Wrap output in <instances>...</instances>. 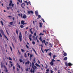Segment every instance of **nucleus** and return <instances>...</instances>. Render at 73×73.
I'll use <instances>...</instances> for the list:
<instances>
[{
  "label": "nucleus",
  "mask_w": 73,
  "mask_h": 73,
  "mask_svg": "<svg viewBox=\"0 0 73 73\" xmlns=\"http://www.w3.org/2000/svg\"><path fill=\"white\" fill-rule=\"evenodd\" d=\"M0 32L1 33L2 35H3L4 36L5 38H6L7 39V40H8H8H8V38H7V36H6V35H5V34H4V31H3V30L2 29H1L0 30Z\"/></svg>",
  "instance_id": "obj_1"
},
{
  "label": "nucleus",
  "mask_w": 73,
  "mask_h": 73,
  "mask_svg": "<svg viewBox=\"0 0 73 73\" xmlns=\"http://www.w3.org/2000/svg\"><path fill=\"white\" fill-rule=\"evenodd\" d=\"M33 71L32 69H31V70H30V71L31 72V73H35V68L36 69L37 67L36 66H35L33 67Z\"/></svg>",
  "instance_id": "obj_2"
},
{
  "label": "nucleus",
  "mask_w": 73,
  "mask_h": 73,
  "mask_svg": "<svg viewBox=\"0 0 73 73\" xmlns=\"http://www.w3.org/2000/svg\"><path fill=\"white\" fill-rule=\"evenodd\" d=\"M65 64L66 66H72L73 64L70 62L68 63H67V62H65Z\"/></svg>",
  "instance_id": "obj_3"
},
{
  "label": "nucleus",
  "mask_w": 73,
  "mask_h": 73,
  "mask_svg": "<svg viewBox=\"0 0 73 73\" xmlns=\"http://www.w3.org/2000/svg\"><path fill=\"white\" fill-rule=\"evenodd\" d=\"M22 35H21V32H20V35H19V38L20 42H21V41H22Z\"/></svg>",
  "instance_id": "obj_4"
},
{
  "label": "nucleus",
  "mask_w": 73,
  "mask_h": 73,
  "mask_svg": "<svg viewBox=\"0 0 73 73\" xmlns=\"http://www.w3.org/2000/svg\"><path fill=\"white\" fill-rule=\"evenodd\" d=\"M42 43V44H43V43H44L46 46H47V45L45 42H46V41H45V40H42V41H41Z\"/></svg>",
  "instance_id": "obj_5"
},
{
  "label": "nucleus",
  "mask_w": 73,
  "mask_h": 73,
  "mask_svg": "<svg viewBox=\"0 0 73 73\" xmlns=\"http://www.w3.org/2000/svg\"><path fill=\"white\" fill-rule=\"evenodd\" d=\"M32 34H30L29 35V39L31 41H32Z\"/></svg>",
  "instance_id": "obj_6"
},
{
  "label": "nucleus",
  "mask_w": 73,
  "mask_h": 73,
  "mask_svg": "<svg viewBox=\"0 0 73 73\" xmlns=\"http://www.w3.org/2000/svg\"><path fill=\"white\" fill-rule=\"evenodd\" d=\"M31 13H32V14H33V12L32 11H29L27 12V13L29 15L31 14Z\"/></svg>",
  "instance_id": "obj_7"
},
{
  "label": "nucleus",
  "mask_w": 73,
  "mask_h": 73,
  "mask_svg": "<svg viewBox=\"0 0 73 73\" xmlns=\"http://www.w3.org/2000/svg\"><path fill=\"white\" fill-rule=\"evenodd\" d=\"M21 7L23 8H24V7L25 6V3H22V5L21 4Z\"/></svg>",
  "instance_id": "obj_8"
},
{
  "label": "nucleus",
  "mask_w": 73,
  "mask_h": 73,
  "mask_svg": "<svg viewBox=\"0 0 73 73\" xmlns=\"http://www.w3.org/2000/svg\"><path fill=\"white\" fill-rule=\"evenodd\" d=\"M3 66H4V68L6 70L5 72H8V70H7V67H6V66H5L4 65Z\"/></svg>",
  "instance_id": "obj_9"
},
{
  "label": "nucleus",
  "mask_w": 73,
  "mask_h": 73,
  "mask_svg": "<svg viewBox=\"0 0 73 73\" xmlns=\"http://www.w3.org/2000/svg\"><path fill=\"white\" fill-rule=\"evenodd\" d=\"M30 63V62L29 61H27V62H26L25 63V65H29V64Z\"/></svg>",
  "instance_id": "obj_10"
},
{
  "label": "nucleus",
  "mask_w": 73,
  "mask_h": 73,
  "mask_svg": "<svg viewBox=\"0 0 73 73\" xmlns=\"http://www.w3.org/2000/svg\"><path fill=\"white\" fill-rule=\"evenodd\" d=\"M27 15H26L24 14L23 15L22 18L24 19H27Z\"/></svg>",
  "instance_id": "obj_11"
},
{
  "label": "nucleus",
  "mask_w": 73,
  "mask_h": 73,
  "mask_svg": "<svg viewBox=\"0 0 73 73\" xmlns=\"http://www.w3.org/2000/svg\"><path fill=\"white\" fill-rule=\"evenodd\" d=\"M33 38L34 39V40H37V36H36V37H35V36L33 35Z\"/></svg>",
  "instance_id": "obj_12"
},
{
  "label": "nucleus",
  "mask_w": 73,
  "mask_h": 73,
  "mask_svg": "<svg viewBox=\"0 0 73 73\" xmlns=\"http://www.w3.org/2000/svg\"><path fill=\"white\" fill-rule=\"evenodd\" d=\"M21 24L22 25H25V23H24V21H21Z\"/></svg>",
  "instance_id": "obj_13"
},
{
  "label": "nucleus",
  "mask_w": 73,
  "mask_h": 73,
  "mask_svg": "<svg viewBox=\"0 0 73 73\" xmlns=\"http://www.w3.org/2000/svg\"><path fill=\"white\" fill-rule=\"evenodd\" d=\"M12 4V1H10V3H9V6H11Z\"/></svg>",
  "instance_id": "obj_14"
},
{
  "label": "nucleus",
  "mask_w": 73,
  "mask_h": 73,
  "mask_svg": "<svg viewBox=\"0 0 73 73\" xmlns=\"http://www.w3.org/2000/svg\"><path fill=\"white\" fill-rule=\"evenodd\" d=\"M32 28H31V29H30V32L31 34H33V31H32Z\"/></svg>",
  "instance_id": "obj_15"
},
{
  "label": "nucleus",
  "mask_w": 73,
  "mask_h": 73,
  "mask_svg": "<svg viewBox=\"0 0 73 73\" xmlns=\"http://www.w3.org/2000/svg\"><path fill=\"white\" fill-rule=\"evenodd\" d=\"M35 13L36 16H38V11H35Z\"/></svg>",
  "instance_id": "obj_16"
},
{
  "label": "nucleus",
  "mask_w": 73,
  "mask_h": 73,
  "mask_svg": "<svg viewBox=\"0 0 73 73\" xmlns=\"http://www.w3.org/2000/svg\"><path fill=\"white\" fill-rule=\"evenodd\" d=\"M1 68H3V67H4V66H3V63L1 62Z\"/></svg>",
  "instance_id": "obj_17"
},
{
  "label": "nucleus",
  "mask_w": 73,
  "mask_h": 73,
  "mask_svg": "<svg viewBox=\"0 0 73 73\" xmlns=\"http://www.w3.org/2000/svg\"><path fill=\"white\" fill-rule=\"evenodd\" d=\"M63 55L64 56H67V54H66V52H64Z\"/></svg>",
  "instance_id": "obj_18"
},
{
  "label": "nucleus",
  "mask_w": 73,
  "mask_h": 73,
  "mask_svg": "<svg viewBox=\"0 0 73 73\" xmlns=\"http://www.w3.org/2000/svg\"><path fill=\"white\" fill-rule=\"evenodd\" d=\"M19 32V29H17L16 30V33L17 35H18V32Z\"/></svg>",
  "instance_id": "obj_19"
},
{
  "label": "nucleus",
  "mask_w": 73,
  "mask_h": 73,
  "mask_svg": "<svg viewBox=\"0 0 73 73\" xmlns=\"http://www.w3.org/2000/svg\"><path fill=\"white\" fill-rule=\"evenodd\" d=\"M39 24L40 25V28H41V27H42V23H40Z\"/></svg>",
  "instance_id": "obj_20"
},
{
  "label": "nucleus",
  "mask_w": 73,
  "mask_h": 73,
  "mask_svg": "<svg viewBox=\"0 0 73 73\" xmlns=\"http://www.w3.org/2000/svg\"><path fill=\"white\" fill-rule=\"evenodd\" d=\"M68 59V58H67V57H65L63 59L64 60H65V61H66V60H67V59Z\"/></svg>",
  "instance_id": "obj_21"
},
{
  "label": "nucleus",
  "mask_w": 73,
  "mask_h": 73,
  "mask_svg": "<svg viewBox=\"0 0 73 73\" xmlns=\"http://www.w3.org/2000/svg\"><path fill=\"white\" fill-rule=\"evenodd\" d=\"M50 65H54V63L53 62H50Z\"/></svg>",
  "instance_id": "obj_22"
},
{
  "label": "nucleus",
  "mask_w": 73,
  "mask_h": 73,
  "mask_svg": "<svg viewBox=\"0 0 73 73\" xmlns=\"http://www.w3.org/2000/svg\"><path fill=\"white\" fill-rule=\"evenodd\" d=\"M35 65H36V66H37L38 67H40V65L37 64V63H36L35 64Z\"/></svg>",
  "instance_id": "obj_23"
},
{
  "label": "nucleus",
  "mask_w": 73,
  "mask_h": 73,
  "mask_svg": "<svg viewBox=\"0 0 73 73\" xmlns=\"http://www.w3.org/2000/svg\"><path fill=\"white\" fill-rule=\"evenodd\" d=\"M20 27L21 28H24V25H21Z\"/></svg>",
  "instance_id": "obj_24"
},
{
  "label": "nucleus",
  "mask_w": 73,
  "mask_h": 73,
  "mask_svg": "<svg viewBox=\"0 0 73 73\" xmlns=\"http://www.w3.org/2000/svg\"><path fill=\"white\" fill-rule=\"evenodd\" d=\"M1 24L2 26H3L4 25V24H3V22L2 21H1Z\"/></svg>",
  "instance_id": "obj_25"
},
{
  "label": "nucleus",
  "mask_w": 73,
  "mask_h": 73,
  "mask_svg": "<svg viewBox=\"0 0 73 73\" xmlns=\"http://www.w3.org/2000/svg\"><path fill=\"white\" fill-rule=\"evenodd\" d=\"M44 35V33L42 34V33H40V34H39V36H42Z\"/></svg>",
  "instance_id": "obj_26"
},
{
  "label": "nucleus",
  "mask_w": 73,
  "mask_h": 73,
  "mask_svg": "<svg viewBox=\"0 0 73 73\" xmlns=\"http://www.w3.org/2000/svg\"><path fill=\"white\" fill-rule=\"evenodd\" d=\"M19 61L20 62H21V63L23 62V60H22V59H19Z\"/></svg>",
  "instance_id": "obj_27"
},
{
  "label": "nucleus",
  "mask_w": 73,
  "mask_h": 73,
  "mask_svg": "<svg viewBox=\"0 0 73 73\" xmlns=\"http://www.w3.org/2000/svg\"><path fill=\"white\" fill-rule=\"evenodd\" d=\"M13 22H11L10 23H9V24L10 25H12V24H13Z\"/></svg>",
  "instance_id": "obj_28"
},
{
  "label": "nucleus",
  "mask_w": 73,
  "mask_h": 73,
  "mask_svg": "<svg viewBox=\"0 0 73 73\" xmlns=\"http://www.w3.org/2000/svg\"><path fill=\"white\" fill-rule=\"evenodd\" d=\"M33 57V54H30V58H31V59L32 58H31V57Z\"/></svg>",
  "instance_id": "obj_29"
},
{
  "label": "nucleus",
  "mask_w": 73,
  "mask_h": 73,
  "mask_svg": "<svg viewBox=\"0 0 73 73\" xmlns=\"http://www.w3.org/2000/svg\"><path fill=\"white\" fill-rule=\"evenodd\" d=\"M48 55L50 56H51V55H52V53L51 52H50L48 53Z\"/></svg>",
  "instance_id": "obj_30"
},
{
  "label": "nucleus",
  "mask_w": 73,
  "mask_h": 73,
  "mask_svg": "<svg viewBox=\"0 0 73 73\" xmlns=\"http://www.w3.org/2000/svg\"><path fill=\"white\" fill-rule=\"evenodd\" d=\"M33 61L34 62V63H35L36 62V60H35V58H34L33 59Z\"/></svg>",
  "instance_id": "obj_31"
},
{
  "label": "nucleus",
  "mask_w": 73,
  "mask_h": 73,
  "mask_svg": "<svg viewBox=\"0 0 73 73\" xmlns=\"http://www.w3.org/2000/svg\"><path fill=\"white\" fill-rule=\"evenodd\" d=\"M57 57V56L55 55H54L53 56V59H54L55 58V57Z\"/></svg>",
  "instance_id": "obj_32"
},
{
  "label": "nucleus",
  "mask_w": 73,
  "mask_h": 73,
  "mask_svg": "<svg viewBox=\"0 0 73 73\" xmlns=\"http://www.w3.org/2000/svg\"><path fill=\"white\" fill-rule=\"evenodd\" d=\"M10 46V48L11 50V51H12L13 50L12 48V47L11 46Z\"/></svg>",
  "instance_id": "obj_33"
},
{
  "label": "nucleus",
  "mask_w": 73,
  "mask_h": 73,
  "mask_svg": "<svg viewBox=\"0 0 73 73\" xmlns=\"http://www.w3.org/2000/svg\"><path fill=\"white\" fill-rule=\"evenodd\" d=\"M32 68H33L34 66V63L33 62L32 63Z\"/></svg>",
  "instance_id": "obj_34"
},
{
  "label": "nucleus",
  "mask_w": 73,
  "mask_h": 73,
  "mask_svg": "<svg viewBox=\"0 0 73 73\" xmlns=\"http://www.w3.org/2000/svg\"><path fill=\"white\" fill-rule=\"evenodd\" d=\"M41 51H42V53H44V50H42V47H41Z\"/></svg>",
  "instance_id": "obj_35"
},
{
  "label": "nucleus",
  "mask_w": 73,
  "mask_h": 73,
  "mask_svg": "<svg viewBox=\"0 0 73 73\" xmlns=\"http://www.w3.org/2000/svg\"><path fill=\"white\" fill-rule=\"evenodd\" d=\"M17 65L18 66V68H19V69H20V68H21V67H20V65H19L18 64H17Z\"/></svg>",
  "instance_id": "obj_36"
},
{
  "label": "nucleus",
  "mask_w": 73,
  "mask_h": 73,
  "mask_svg": "<svg viewBox=\"0 0 73 73\" xmlns=\"http://www.w3.org/2000/svg\"><path fill=\"white\" fill-rule=\"evenodd\" d=\"M55 62V60L54 59H52L51 62Z\"/></svg>",
  "instance_id": "obj_37"
},
{
  "label": "nucleus",
  "mask_w": 73,
  "mask_h": 73,
  "mask_svg": "<svg viewBox=\"0 0 73 73\" xmlns=\"http://www.w3.org/2000/svg\"><path fill=\"white\" fill-rule=\"evenodd\" d=\"M38 18H41V16L40 15H38Z\"/></svg>",
  "instance_id": "obj_38"
},
{
  "label": "nucleus",
  "mask_w": 73,
  "mask_h": 73,
  "mask_svg": "<svg viewBox=\"0 0 73 73\" xmlns=\"http://www.w3.org/2000/svg\"><path fill=\"white\" fill-rule=\"evenodd\" d=\"M41 38H42L41 36H40V38H39V40H40V41H42V39Z\"/></svg>",
  "instance_id": "obj_39"
},
{
  "label": "nucleus",
  "mask_w": 73,
  "mask_h": 73,
  "mask_svg": "<svg viewBox=\"0 0 73 73\" xmlns=\"http://www.w3.org/2000/svg\"><path fill=\"white\" fill-rule=\"evenodd\" d=\"M26 47L27 49H29V47H28V45H26Z\"/></svg>",
  "instance_id": "obj_40"
},
{
  "label": "nucleus",
  "mask_w": 73,
  "mask_h": 73,
  "mask_svg": "<svg viewBox=\"0 0 73 73\" xmlns=\"http://www.w3.org/2000/svg\"><path fill=\"white\" fill-rule=\"evenodd\" d=\"M9 60H12V58H11L10 57H9Z\"/></svg>",
  "instance_id": "obj_41"
},
{
  "label": "nucleus",
  "mask_w": 73,
  "mask_h": 73,
  "mask_svg": "<svg viewBox=\"0 0 73 73\" xmlns=\"http://www.w3.org/2000/svg\"><path fill=\"white\" fill-rule=\"evenodd\" d=\"M26 54H27V52H26L25 54V57H27V55H26Z\"/></svg>",
  "instance_id": "obj_42"
},
{
  "label": "nucleus",
  "mask_w": 73,
  "mask_h": 73,
  "mask_svg": "<svg viewBox=\"0 0 73 73\" xmlns=\"http://www.w3.org/2000/svg\"><path fill=\"white\" fill-rule=\"evenodd\" d=\"M41 20L43 21V23H45V21H44V19H42Z\"/></svg>",
  "instance_id": "obj_43"
},
{
  "label": "nucleus",
  "mask_w": 73,
  "mask_h": 73,
  "mask_svg": "<svg viewBox=\"0 0 73 73\" xmlns=\"http://www.w3.org/2000/svg\"><path fill=\"white\" fill-rule=\"evenodd\" d=\"M21 51L22 52H24V50L21 49Z\"/></svg>",
  "instance_id": "obj_44"
},
{
  "label": "nucleus",
  "mask_w": 73,
  "mask_h": 73,
  "mask_svg": "<svg viewBox=\"0 0 73 73\" xmlns=\"http://www.w3.org/2000/svg\"><path fill=\"white\" fill-rule=\"evenodd\" d=\"M18 52L19 54H21V52L19 51V50H18Z\"/></svg>",
  "instance_id": "obj_45"
},
{
  "label": "nucleus",
  "mask_w": 73,
  "mask_h": 73,
  "mask_svg": "<svg viewBox=\"0 0 73 73\" xmlns=\"http://www.w3.org/2000/svg\"><path fill=\"white\" fill-rule=\"evenodd\" d=\"M20 16H21V17L22 18H23V14H21Z\"/></svg>",
  "instance_id": "obj_46"
},
{
  "label": "nucleus",
  "mask_w": 73,
  "mask_h": 73,
  "mask_svg": "<svg viewBox=\"0 0 73 73\" xmlns=\"http://www.w3.org/2000/svg\"><path fill=\"white\" fill-rule=\"evenodd\" d=\"M6 33H7V34L9 36V33L8 32V31H7V30L6 31Z\"/></svg>",
  "instance_id": "obj_47"
},
{
  "label": "nucleus",
  "mask_w": 73,
  "mask_h": 73,
  "mask_svg": "<svg viewBox=\"0 0 73 73\" xmlns=\"http://www.w3.org/2000/svg\"><path fill=\"white\" fill-rule=\"evenodd\" d=\"M18 1H19V2H20V3H22V0H21V1H20V0H18Z\"/></svg>",
  "instance_id": "obj_48"
},
{
  "label": "nucleus",
  "mask_w": 73,
  "mask_h": 73,
  "mask_svg": "<svg viewBox=\"0 0 73 73\" xmlns=\"http://www.w3.org/2000/svg\"><path fill=\"white\" fill-rule=\"evenodd\" d=\"M12 45L13 48H15V46H14V45H13V43H12Z\"/></svg>",
  "instance_id": "obj_49"
},
{
  "label": "nucleus",
  "mask_w": 73,
  "mask_h": 73,
  "mask_svg": "<svg viewBox=\"0 0 73 73\" xmlns=\"http://www.w3.org/2000/svg\"><path fill=\"white\" fill-rule=\"evenodd\" d=\"M32 43L33 44H35V42L34 41L32 42Z\"/></svg>",
  "instance_id": "obj_50"
},
{
  "label": "nucleus",
  "mask_w": 73,
  "mask_h": 73,
  "mask_svg": "<svg viewBox=\"0 0 73 73\" xmlns=\"http://www.w3.org/2000/svg\"><path fill=\"white\" fill-rule=\"evenodd\" d=\"M32 49H33V50L34 51V52L36 51L35 50V49H34L33 48H32Z\"/></svg>",
  "instance_id": "obj_51"
},
{
  "label": "nucleus",
  "mask_w": 73,
  "mask_h": 73,
  "mask_svg": "<svg viewBox=\"0 0 73 73\" xmlns=\"http://www.w3.org/2000/svg\"><path fill=\"white\" fill-rule=\"evenodd\" d=\"M34 36H36V33H35L34 34Z\"/></svg>",
  "instance_id": "obj_52"
},
{
  "label": "nucleus",
  "mask_w": 73,
  "mask_h": 73,
  "mask_svg": "<svg viewBox=\"0 0 73 73\" xmlns=\"http://www.w3.org/2000/svg\"><path fill=\"white\" fill-rule=\"evenodd\" d=\"M44 51H45V52H46V53H47V52H48V51L47 50V49H45V50H44Z\"/></svg>",
  "instance_id": "obj_53"
},
{
  "label": "nucleus",
  "mask_w": 73,
  "mask_h": 73,
  "mask_svg": "<svg viewBox=\"0 0 73 73\" xmlns=\"http://www.w3.org/2000/svg\"><path fill=\"white\" fill-rule=\"evenodd\" d=\"M17 71H18V72H19V68H17Z\"/></svg>",
  "instance_id": "obj_54"
},
{
  "label": "nucleus",
  "mask_w": 73,
  "mask_h": 73,
  "mask_svg": "<svg viewBox=\"0 0 73 73\" xmlns=\"http://www.w3.org/2000/svg\"><path fill=\"white\" fill-rule=\"evenodd\" d=\"M46 72H49V69H47L46 70Z\"/></svg>",
  "instance_id": "obj_55"
},
{
  "label": "nucleus",
  "mask_w": 73,
  "mask_h": 73,
  "mask_svg": "<svg viewBox=\"0 0 73 73\" xmlns=\"http://www.w3.org/2000/svg\"><path fill=\"white\" fill-rule=\"evenodd\" d=\"M0 37H2V35L1 33H0Z\"/></svg>",
  "instance_id": "obj_56"
},
{
  "label": "nucleus",
  "mask_w": 73,
  "mask_h": 73,
  "mask_svg": "<svg viewBox=\"0 0 73 73\" xmlns=\"http://www.w3.org/2000/svg\"><path fill=\"white\" fill-rule=\"evenodd\" d=\"M9 7H7V10H9Z\"/></svg>",
  "instance_id": "obj_57"
},
{
  "label": "nucleus",
  "mask_w": 73,
  "mask_h": 73,
  "mask_svg": "<svg viewBox=\"0 0 73 73\" xmlns=\"http://www.w3.org/2000/svg\"><path fill=\"white\" fill-rule=\"evenodd\" d=\"M49 45H50L51 47H52V44L51 43H49Z\"/></svg>",
  "instance_id": "obj_58"
},
{
  "label": "nucleus",
  "mask_w": 73,
  "mask_h": 73,
  "mask_svg": "<svg viewBox=\"0 0 73 73\" xmlns=\"http://www.w3.org/2000/svg\"><path fill=\"white\" fill-rule=\"evenodd\" d=\"M27 3L28 4H30V5H31V2L30 1H29V2H28Z\"/></svg>",
  "instance_id": "obj_59"
},
{
  "label": "nucleus",
  "mask_w": 73,
  "mask_h": 73,
  "mask_svg": "<svg viewBox=\"0 0 73 73\" xmlns=\"http://www.w3.org/2000/svg\"><path fill=\"white\" fill-rule=\"evenodd\" d=\"M13 6H14V4H11V6L13 7Z\"/></svg>",
  "instance_id": "obj_60"
},
{
  "label": "nucleus",
  "mask_w": 73,
  "mask_h": 73,
  "mask_svg": "<svg viewBox=\"0 0 73 73\" xmlns=\"http://www.w3.org/2000/svg\"><path fill=\"white\" fill-rule=\"evenodd\" d=\"M38 63L39 64L40 63V61L39 60H38Z\"/></svg>",
  "instance_id": "obj_61"
},
{
  "label": "nucleus",
  "mask_w": 73,
  "mask_h": 73,
  "mask_svg": "<svg viewBox=\"0 0 73 73\" xmlns=\"http://www.w3.org/2000/svg\"><path fill=\"white\" fill-rule=\"evenodd\" d=\"M24 3H28V2H27V1H24Z\"/></svg>",
  "instance_id": "obj_62"
},
{
  "label": "nucleus",
  "mask_w": 73,
  "mask_h": 73,
  "mask_svg": "<svg viewBox=\"0 0 73 73\" xmlns=\"http://www.w3.org/2000/svg\"><path fill=\"white\" fill-rule=\"evenodd\" d=\"M13 69L14 70L15 69V66H13Z\"/></svg>",
  "instance_id": "obj_63"
},
{
  "label": "nucleus",
  "mask_w": 73,
  "mask_h": 73,
  "mask_svg": "<svg viewBox=\"0 0 73 73\" xmlns=\"http://www.w3.org/2000/svg\"><path fill=\"white\" fill-rule=\"evenodd\" d=\"M56 61H58V62L60 61V60H56Z\"/></svg>",
  "instance_id": "obj_64"
}]
</instances>
